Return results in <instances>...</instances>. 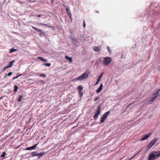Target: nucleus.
I'll use <instances>...</instances> for the list:
<instances>
[{
  "label": "nucleus",
  "instance_id": "f257e3e1",
  "mask_svg": "<svg viewBox=\"0 0 160 160\" xmlns=\"http://www.w3.org/2000/svg\"><path fill=\"white\" fill-rule=\"evenodd\" d=\"M88 72L86 73V72L84 73L82 75L76 78L73 79V80H78L79 81H82L84 80L85 78H87L88 77Z\"/></svg>",
  "mask_w": 160,
  "mask_h": 160
},
{
  "label": "nucleus",
  "instance_id": "f03ea898",
  "mask_svg": "<svg viewBox=\"0 0 160 160\" xmlns=\"http://www.w3.org/2000/svg\"><path fill=\"white\" fill-rule=\"evenodd\" d=\"M112 61V59L109 57H106L104 58L103 64L104 66L109 65Z\"/></svg>",
  "mask_w": 160,
  "mask_h": 160
},
{
  "label": "nucleus",
  "instance_id": "7ed1b4c3",
  "mask_svg": "<svg viewBox=\"0 0 160 160\" xmlns=\"http://www.w3.org/2000/svg\"><path fill=\"white\" fill-rule=\"evenodd\" d=\"M158 138H155L153 140L151 141L150 142L148 145V146L147 147V148L148 149H149L151 148L152 146L155 143L158 141Z\"/></svg>",
  "mask_w": 160,
  "mask_h": 160
},
{
  "label": "nucleus",
  "instance_id": "20e7f679",
  "mask_svg": "<svg viewBox=\"0 0 160 160\" xmlns=\"http://www.w3.org/2000/svg\"><path fill=\"white\" fill-rule=\"evenodd\" d=\"M156 158L154 153L153 152L149 154L148 160H155Z\"/></svg>",
  "mask_w": 160,
  "mask_h": 160
},
{
  "label": "nucleus",
  "instance_id": "39448f33",
  "mask_svg": "<svg viewBox=\"0 0 160 160\" xmlns=\"http://www.w3.org/2000/svg\"><path fill=\"white\" fill-rule=\"evenodd\" d=\"M32 28L33 29H34L36 31H37L40 32L41 34H42L43 35L45 34V33L41 29H39V28H36L35 27H34V26H32Z\"/></svg>",
  "mask_w": 160,
  "mask_h": 160
},
{
  "label": "nucleus",
  "instance_id": "423d86ee",
  "mask_svg": "<svg viewBox=\"0 0 160 160\" xmlns=\"http://www.w3.org/2000/svg\"><path fill=\"white\" fill-rule=\"evenodd\" d=\"M158 95L155 94V93H153L152 94L153 97L151 98V99L150 100H148V102H153L155 100Z\"/></svg>",
  "mask_w": 160,
  "mask_h": 160
},
{
  "label": "nucleus",
  "instance_id": "0eeeda50",
  "mask_svg": "<svg viewBox=\"0 0 160 160\" xmlns=\"http://www.w3.org/2000/svg\"><path fill=\"white\" fill-rule=\"evenodd\" d=\"M65 8H66V10L68 14L69 15L70 20H71V21H72V18L71 17L72 14L71 13L68 7H67L66 8V7H65Z\"/></svg>",
  "mask_w": 160,
  "mask_h": 160
},
{
  "label": "nucleus",
  "instance_id": "6e6552de",
  "mask_svg": "<svg viewBox=\"0 0 160 160\" xmlns=\"http://www.w3.org/2000/svg\"><path fill=\"white\" fill-rule=\"evenodd\" d=\"M151 134V133H148V134L146 135H145L143 136V138H142L141 139V141H144V140H145L146 139H148L149 137L150 136Z\"/></svg>",
  "mask_w": 160,
  "mask_h": 160
},
{
  "label": "nucleus",
  "instance_id": "1a4fd4ad",
  "mask_svg": "<svg viewBox=\"0 0 160 160\" xmlns=\"http://www.w3.org/2000/svg\"><path fill=\"white\" fill-rule=\"evenodd\" d=\"M101 106V104L99 106H98L97 109V110L95 112V114H96L98 116L100 114Z\"/></svg>",
  "mask_w": 160,
  "mask_h": 160
},
{
  "label": "nucleus",
  "instance_id": "9d476101",
  "mask_svg": "<svg viewBox=\"0 0 160 160\" xmlns=\"http://www.w3.org/2000/svg\"><path fill=\"white\" fill-rule=\"evenodd\" d=\"M102 87H103V84H101L100 86H99V88H98L97 90H96V92L97 93H98L101 92L102 90Z\"/></svg>",
  "mask_w": 160,
  "mask_h": 160
},
{
  "label": "nucleus",
  "instance_id": "9b49d317",
  "mask_svg": "<svg viewBox=\"0 0 160 160\" xmlns=\"http://www.w3.org/2000/svg\"><path fill=\"white\" fill-rule=\"evenodd\" d=\"M153 153H154L156 158H158L160 157V152H154Z\"/></svg>",
  "mask_w": 160,
  "mask_h": 160
},
{
  "label": "nucleus",
  "instance_id": "f8f14e48",
  "mask_svg": "<svg viewBox=\"0 0 160 160\" xmlns=\"http://www.w3.org/2000/svg\"><path fill=\"white\" fill-rule=\"evenodd\" d=\"M15 60H12V61H11V62H10L8 64V67H9V68H11V67L12 66H13V63L14 62H15Z\"/></svg>",
  "mask_w": 160,
  "mask_h": 160
},
{
  "label": "nucleus",
  "instance_id": "ddd939ff",
  "mask_svg": "<svg viewBox=\"0 0 160 160\" xmlns=\"http://www.w3.org/2000/svg\"><path fill=\"white\" fill-rule=\"evenodd\" d=\"M93 48L94 51L97 52H99L100 51V49L96 46L93 47Z\"/></svg>",
  "mask_w": 160,
  "mask_h": 160
},
{
  "label": "nucleus",
  "instance_id": "4468645a",
  "mask_svg": "<svg viewBox=\"0 0 160 160\" xmlns=\"http://www.w3.org/2000/svg\"><path fill=\"white\" fill-rule=\"evenodd\" d=\"M45 152H42L40 153H38V158H40L42 156L45 154Z\"/></svg>",
  "mask_w": 160,
  "mask_h": 160
},
{
  "label": "nucleus",
  "instance_id": "2eb2a0df",
  "mask_svg": "<svg viewBox=\"0 0 160 160\" xmlns=\"http://www.w3.org/2000/svg\"><path fill=\"white\" fill-rule=\"evenodd\" d=\"M70 38L72 40L73 43H76L77 42V40L75 38L71 37Z\"/></svg>",
  "mask_w": 160,
  "mask_h": 160
},
{
  "label": "nucleus",
  "instance_id": "dca6fc26",
  "mask_svg": "<svg viewBox=\"0 0 160 160\" xmlns=\"http://www.w3.org/2000/svg\"><path fill=\"white\" fill-rule=\"evenodd\" d=\"M106 118H106V117H105L103 116L101 117V123H102L103 122H104V121L106 120Z\"/></svg>",
  "mask_w": 160,
  "mask_h": 160
},
{
  "label": "nucleus",
  "instance_id": "f3484780",
  "mask_svg": "<svg viewBox=\"0 0 160 160\" xmlns=\"http://www.w3.org/2000/svg\"><path fill=\"white\" fill-rule=\"evenodd\" d=\"M78 89L79 91V93L80 94L81 91L83 89V88L81 86H79L78 87Z\"/></svg>",
  "mask_w": 160,
  "mask_h": 160
},
{
  "label": "nucleus",
  "instance_id": "a211bd4d",
  "mask_svg": "<svg viewBox=\"0 0 160 160\" xmlns=\"http://www.w3.org/2000/svg\"><path fill=\"white\" fill-rule=\"evenodd\" d=\"M65 58L67 59L70 62H72V59L71 57H69L67 56H65Z\"/></svg>",
  "mask_w": 160,
  "mask_h": 160
},
{
  "label": "nucleus",
  "instance_id": "6ab92c4d",
  "mask_svg": "<svg viewBox=\"0 0 160 160\" xmlns=\"http://www.w3.org/2000/svg\"><path fill=\"white\" fill-rule=\"evenodd\" d=\"M110 113V112L109 111H108L105 113H104L103 116L105 117H106V118H107V117H108V115Z\"/></svg>",
  "mask_w": 160,
  "mask_h": 160
},
{
  "label": "nucleus",
  "instance_id": "aec40b11",
  "mask_svg": "<svg viewBox=\"0 0 160 160\" xmlns=\"http://www.w3.org/2000/svg\"><path fill=\"white\" fill-rule=\"evenodd\" d=\"M38 59L39 60H40L41 61H44V62H47V60L45 58H44L42 57H39L38 58Z\"/></svg>",
  "mask_w": 160,
  "mask_h": 160
},
{
  "label": "nucleus",
  "instance_id": "412c9836",
  "mask_svg": "<svg viewBox=\"0 0 160 160\" xmlns=\"http://www.w3.org/2000/svg\"><path fill=\"white\" fill-rule=\"evenodd\" d=\"M35 149L34 148V147H33V146H32L31 147H28L26 149V150H34Z\"/></svg>",
  "mask_w": 160,
  "mask_h": 160
},
{
  "label": "nucleus",
  "instance_id": "4be33fe9",
  "mask_svg": "<svg viewBox=\"0 0 160 160\" xmlns=\"http://www.w3.org/2000/svg\"><path fill=\"white\" fill-rule=\"evenodd\" d=\"M31 154L33 157L38 156V153L37 152H32L31 153Z\"/></svg>",
  "mask_w": 160,
  "mask_h": 160
},
{
  "label": "nucleus",
  "instance_id": "5701e85b",
  "mask_svg": "<svg viewBox=\"0 0 160 160\" xmlns=\"http://www.w3.org/2000/svg\"><path fill=\"white\" fill-rule=\"evenodd\" d=\"M103 74V73L102 72L101 74L99 76V77L98 78L97 80H98L99 81H100L101 80V78H102V75Z\"/></svg>",
  "mask_w": 160,
  "mask_h": 160
},
{
  "label": "nucleus",
  "instance_id": "b1692460",
  "mask_svg": "<svg viewBox=\"0 0 160 160\" xmlns=\"http://www.w3.org/2000/svg\"><path fill=\"white\" fill-rule=\"evenodd\" d=\"M18 88V87L17 85H15L14 86V91L15 92H17V90Z\"/></svg>",
  "mask_w": 160,
  "mask_h": 160
},
{
  "label": "nucleus",
  "instance_id": "393cba45",
  "mask_svg": "<svg viewBox=\"0 0 160 160\" xmlns=\"http://www.w3.org/2000/svg\"><path fill=\"white\" fill-rule=\"evenodd\" d=\"M43 65H45V66L47 67H49L51 66V63H44Z\"/></svg>",
  "mask_w": 160,
  "mask_h": 160
},
{
  "label": "nucleus",
  "instance_id": "a878e982",
  "mask_svg": "<svg viewBox=\"0 0 160 160\" xmlns=\"http://www.w3.org/2000/svg\"><path fill=\"white\" fill-rule=\"evenodd\" d=\"M22 95H21L19 96V98L18 99V101L19 102H21L22 101Z\"/></svg>",
  "mask_w": 160,
  "mask_h": 160
},
{
  "label": "nucleus",
  "instance_id": "bb28decb",
  "mask_svg": "<svg viewBox=\"0 0 160 160\" xmlns=\"http://www.w3.org/2000/svg\"><path fill=\"white\" fill-rule=\"evenodd\" d=\"M16 50H17L16 49H13V48L11 49L10 50V52L12 53V52H14L16 51Z\"/></svg>",
  "mask_w": 160,
  "mask_h": 160
},
{
  "label": "nucleus",
  "instance_id": "cd10ccee",
  "mask_svg": "<svg viewBox=\"0 0 160 160\" xmlns=\"http://www.w3.org/2000/svg\"><path fill=\"white\" fill-rule=\"evenodd\" d=\"M6 154V153L5 152H2V154L1 155V157L2 158H4L5 156V154Z\"/></svg>",
  "mask_w": 160,
  "mask_h": 160
},
{
  "label": "nucleus",
  "instance_id": "c85d7f7f",
  "mask_svg": "<svg viewBox=\"0 0 160 160\" xmlns=\"http://www.w3.org/2000/svg\"><path fill=\"white\" fill-rule=\"evenodd\" d=\"M12 72H11L6 74L7 76H10L11 75H12Z\"/></svg>",
  "mask_w": 160,
  "mask_h": 160
},
{
  "label": "nucleus",
  "instance_id": "c756f323",
  "mask_svg": "<svg viewBox=\"0 0 160 160\" xmlns=\"http://www.w3.org/2000/svg\"><path fill=\"white\" fill-rule=\"evenodd\" d=\"M98 115L95 114L93 116V118L95 119H96L98 118Z\"/></svg>",
  "mask_w": 160,
  "mask_h": 160
},
{
  "label": "nucleus",
  "instance_id": "7c9ffc66",
  "mask_svg": "<svg viewBox=\"0 0 160 160\" xmlns=\"http://www.w3.org/2000/svg\"><path fill=\"white\" fill-rule=\"evenodd\" d=\"M100 98V97H99V96H97V97H96V98H95L94 101H96L98 100Z\"/></svg>",
  "mask_w": 160,
  "mask_h": 160
},
{
  "label": "nucleus",
  "instance_id": "2f4dec72",
  "mask_svg": "<svg viewBox=\"0 0 160 160\" xmlns=\"http://www.w3.org/2000/svg\"><path fill=\"white\" fill-rule=\"evenodd\" d=\"M44 25H45V26H46L47 27H48V28H51V26L50 25L48 24H44Z\"/></svg>",
  "mask_w": 160,
  "mask_h": 160
},
{
  "label": "nucleus",
  "instance_id": "473e14b6",
  "mask_svg": "<svg viewBox=\"0 0 160 160\" xmlns=\"http://www.w3.org/2000/svg\"><path fill=\"white\" fill-rule=\"evenodd\" d=\"M39 76L40 77H46V76L45 75V74H40V75H39Z\"/></svg>",
  "mask_w": 160,
  "mask_h": 160
},
{
  "label": "nucleus",
  "instance_id": "72a5a7b5",
  "mask_svg": "<svg viewBox=\"0 0 160 160\" xmlns=\"http://www.w3.org/2000/svg\"><path fill=\"white\" fill-rule=\"evenodd\" d=\"M160 91V89H159V90H158L155 93V94H157V95H159V92Z\"/></svg>",
  "mask_w": 160,
  "mask_h": 160
},
{
  "label": "nucleus",
  "instance_id": "f704fd0d",
  "mask_svg": "<svg viewBox=\"0 0 160 160\" xmlns=\"http://www.w3.org/2000/svg\"><path fill=\"white\" fill-rule=\"evenodd\" d=\"M107 48L108 50V51L111 53V50L110 48V47L109 46H108L107 47Z\"/></svg>",
  "mask_w": 160,
  "mask_h": 160
},
{
  "label": "nucleus",
  "instance_id": "c9c22d12",
  "mask_svg": "<svg viewBox=\"0 0 160 160\" xmlns=\"http://www.w3.org/2000/svg\"><path fill=\"white\" fill-rule=\"evenodd\" d=\"M83 27H84V28H85V27H86V24H85V20H84V21H83Z\"/></svg>",
  "mask_w": 160,
  "mask_h": 160
},
{
  "label": "nucleus",
  "instance_id": "e433bc0d",
  "mask_svg": "<svg viewBox=\"0 0 160 160\" xmlns=\"http://www.w3.org/2000/svg\"><path fill=\"white\" fill-rule=\"evenodd\" d=\"M38 144V143H37L36 144H35L33 146V147H34V148L35 149L36 148V147H37V146Z\"/></svg>",
  "mask_w": 160,
  "mask_h": 160
},
{
  "label": "nucleus",
  "instance_id": "4c0bfd02",
  "mask_svg": "<svg viewBox=\"0 0 160 160\" xmlns=\"http://www.w3.org/2000/svg\"><path fill=\"white\" fill-rule=\"evenodd\" d=\"M8 68H9V67H8V66H7L5 67H4V68H3V71L5 70L6 69Z\"/></svg>",
  "mask_w": 160,
  "mask_h": 160
},
{
  "label": "nucleus",
  "instance_id": "58836bf2",
  "mask_svg": "<svg viewBox=\"0 0 160 160\" xmlns=\"http://www.w3.org/2000/svg\"><path fill=\"white\" fill-rule=\"evenodd\" d=\"M100 81H99L98 80H97V82H96V83H95V85H96L97 84H98V82H99Z\"/></svg>",
  "mask_w": 160,
  "mask_h": 160
},
{
  "label": "nucleus",
  "instance_id": "ea45409f",
  "mask_svg": "<svg viewBox=\"0 0 160 160\" xmlns=\"http://www.w3.org/2000/svg\"><path fill=\"white\" fill-rule=\"evenodd\" d=\"M38 24L39 25H44V23H38Z\"/></svg>",
  "mask_w": 160,
  "mask_h": 160
},
{
  "label": "nucleus",
  "instance_id": "a19ab883",
  "mask_svg": "<svg viewBox=\"0 0 160 160\" xmlns=\"http://www.w3.org/2000/svg\"><path fill=\"white\" fill-rule=\"evenodd\" d=\"M18 78V77L17 76V77H14V78H12V80H14L16 79H17Z\"/></svg>",
  "mask_w": 160,
  "mask_h": 160
},
{
  "label": "nucleus",
  "instance_id": "79ce46f5",
  "mask_svg": "<svg viewBox=\"0 0 160 160\" xmlns=\"http://www.w3.org/2000/svg\"><path fill=\"white\" fill-rule=\"evenodd\" d=\"M54 0H51V2L52 4H53V3Z\"/></svg>",
  "mask_w": 160,
  "mask_h": 160
},
{
  "label": "nucleus",
  "instance_id": "37998d69",
  "mask_svg": "<svg viewBox=\"0 0 160 160\" xmlns=\"http://www.w3.org/2000/svg\"><path fill=\"white\" fill-rule=\"evenodd\" d=\"M41 14H39L37 16L38 17H41Z\"/></svg>",
  "mask_w": 160,
  "mask_h": 160
},
{
  "label": "nucleus",
  "instance_id": "c03bdc74",
  "mask_svg": "<svg viewBox=\"0 0 160 160\" xmlns=\"http://www.w3.org/2000/svg\"><path fill=\"white\" fill-rule=\"evenodd\" d=\"M22 75V74H20L19 75H18L17 76L18 77V78L19 77L21 76Z\"/></svg>",
  "mask_w": 160,
  "mask_h": 160
},
{
  "label": "nucleus",
  "instance_id": "a18cd8bd",
  "mask_svg": "<svg viewBox=\"0 0 160 160\" xmlns=\"http://www.w3.org/2000/svg\"><path fill=\"white\" fill-rule=\"evenodd\" d=\"M7 76L6 74V75H5V76H4V77H3V78H6V77Z\"/></svg>",
  "mask_w": 160,
  "mask_h": 160
},
{
  "label": "nucleus",
  "instance_id": "49530a36",
  "mask_svg": "<svg viewBox=\"0 0 160 160\" xmlns=\"http://www.w3.org/2000/svg\"><path fill=\"white\" fill-rule=\"evenodd\" d=\"M32 16H33V15H31Z\"/></svg>",
  "mask_w": 160,
  "mask_h": 160
},
{
  "label": "nucleus",
  "instance_id": "de8ad7c7",
  "mask_svg": "<svg viewBox=\"0 0 160 160\" xmlns=\"http://www.w3.org/2000/svg\"><path fill=\"white\" fill-rule=\"evenodd\" d=\"M159 95L160 96V95Z\"/></svg>",
  "mask_w": 160,
  "mask_h": 160
}]
</instances>
